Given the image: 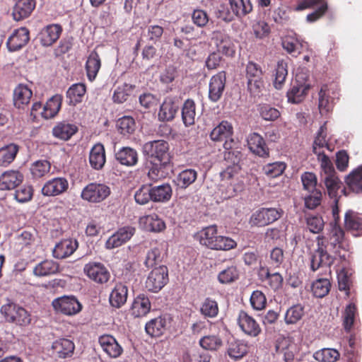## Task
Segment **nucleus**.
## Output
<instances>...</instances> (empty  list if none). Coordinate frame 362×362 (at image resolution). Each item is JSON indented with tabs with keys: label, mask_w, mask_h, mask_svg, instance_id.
<instances>
[{
	"label": "nucleus",
	"mask_w": 362,
	"mask_h": 362,
	"mask_svg": "<svg viewBox=\"0 0 362 362\" xmlns=\"http://www.w3.org/2000/svg\"><path fill=\"white\" fill-rule=\"evenodd\" d=\"M326 127L325 125L321 126L318 132L317 135L315 139L313 146V153L318 156L319 153H325L323 151H321L320 149L322 148L326 147L327 149H329V144L326 142L325 138H326Z\"/></svg>",
	"instance_id": "obj_53"
},
{
	"label": "nucleus",
	"mask_w": 362,
	"mask_h": 362,
	"mask_svg": "<svg viewBox=\"0 0 362 362\" xmlns=\"http://www.w3.org/2000/svg\"><path fill=\"white\" fill-rule=\"evenodd\" d=\"M33 194V187L30 185H22L19 187L15 192L14 196L16 199L21 203L30 201Z\"/></svg>",
	"instance_id": "obj_64"
},
{
	"label": "nucleus",
	"mask_w": 362,
	"mask_h": 362,
	"mask_svg": "<svg viewBox=\"0 0 362 362\" xmlns=\"http://www.w3.org/2000/svg\"><path fill=\"white\" fill-rule=\"evenodd\" d=\"M304 307L296 304L289 308L285 314V322L287 325H293L300 320L304 315Z\"/></svg>",
	"instance_id": "obj_43"
},
{
	"label": "nucleus",
	"mask_w": 362,
	"mask_h": 362,
	"mask_svg": "<svg viewBox=\"0 0 362 362\" xmlns=\"http://www.w3.org/2000/svg\"><path fill=\"white\" fill-rule=\"evenodd\" d=\"M52 306L57 312L66 315H74L81 310L82 305L76 297L64 296L54 299Z\"/></svg>",
	"instance_id": "obj_6"
},
{
	"label": "nucleus",
	"mask_w": 362,
	"mask_h": 362,
	"mask_svg": "<svg viewBox=\"0 0 362 362\" xmlns=\"http://www.w3.org/2000/svg\"><path fill=\"white\" fill-rule=\"evenodd\" d=\"M340 357L339 352L332 348H324L315 351L313 358L320 362H336Z\"/></svg>",
	"instance_id": "obj_41"
},
{
	"label": "nucleus",
	"mask_w": 362,
	"mask_h": 362,
	"mask_svg": "<svg viewBox=\"0 0 362 362\" xmlns=\"http://www.w3.org/2000/svg\"><path fill=\"white\" fill-rule=\"evenodd\" d=\"M276 352L282 354L285 362H292L295 356V346L288 339H279L275 345Z\"/></svg>",
	"instance_id": "obj_29"
},
{
	"label": "nucleus",
	"mask_w": 362,
	"mask_h": 362,
	"mask_svg": "<svg viewBox=\"0 0 362 362\" xmlns=\"http://www.w3.org/2000/svg\"><path fill=\"white\" fill-rule=\"evenodd\" d=\"M238 276L236 267H230L219 273L218 279L221 284H229L236 280Z\"/></svg>",
	"instance_id": "obj_63"
},
{
	"label": "nucleus",
	"mask_w": 362,
	"mask_h": 362,
	"mask_svg": "<svg viewBox=\"0 0 362 362\" xmlns=\"http://www.w3.org/2000/svg\"><path fill=\"white\" fill-rule=\"evenodd\" d=\"M200 346L205 350L216 351L222 345L221 339L215 335H208L199 340Z\"/></svg>",
	"instance_id": "obj_57"
},
{
	"label": "nucleus",
	"mask_w": 362,
	"mask_h": 362,
	"mask_svg": "<svg viewBox=\"0 0 362 362\" xmlns=\"http://www.w3.org/2000/svg\"><path fill=\"white\" fill-rule=\"evenodd\" d=\"M19 146L15 144H10L0 148V165L6 167L11 163L18 152Z\"/></svg>",
	"instance_id": "obj_35"
},
{
	"label": "nucleus",
	"mask_w": 362,
	"mask_h": 362,
	"mask_svg": "<svg viewBox=\"0 0 362 362\" xmlns=\"http://www.w3.org/2000/svg\"><path fill=\"white\" fill-rule=\"evenodd\" d=\"M236 245V243L233 239L226 236L218 235L211 249L216 250H229L235 247Z\"/></svg>",
	"instance_id": "obj_60"
},
{
	"label": "nucleus",
	"mask_w": 362,
	"mask_h": 362,
	"mask_svg": "<svg viewBox=\"0 0 362 362\" xmlns=\"http://www.w3.org/2000/svg\"><path fill=\"white\" fill-rule=\"evenodd\" d=\"M332 230L329 237V245L337 252L338 249L342 247L344 232L339 225H331Z\"/></svg>",
	"instance_id": "obj_49"
},
{
	"label": "nucleus",
	"mask_w": 362,
	"mask_h": 362,
	"mask_svg": "<svg viewBox=\"0 0 362 362\" xmlns=\"http://www.w3.org/2000/svg\"><path fill=\"white\" fill-rule=\"evenodd\" d=\"M247 353V346L237 340L228 342V354L229 356L235 360L241 358Z\"/></svg>",
	"instance_id": "obj_44"
},
{
	"label": "nucleus",
	"mask_w": 362,
	"mask_h": 362,
	"mask_svg": "<svg viewBox=\"0 0 362 362\" xmlns=\"http://www.w3.org/2000/svg\"><path fill=\"white\" fill-rule=\"evenodd\" d=\"M33 93L26 86L19 85L13 91V103L15 107L18 109H23L25 105H28Z\"/></svg>",
	"instance_id": "obj_25"
},
{
	"label": "nucleus",
	"mask_w": 362,
	"mask_h": 362,
	"mask_svg": "<svg viewBox=\"0 0 362 362\" xmlns=\"http://www.w3.org/2000/svg\"><path fill=\"white\" fill-rule=\"evenodd\" d=\"M218 35L221 37L219 43L217 44L218 53H222L228 57H233L235 51V45L232 40L229 37L222 35L221 33H217L216 37H218Z\"/></svg>",
	"instance_id": "obj_45"
},
{
	"label": "nucleus",
	"mask_w": 362,
	"mask_h": 362,
	"mask_svg": "<svg viewBox=\"0 0 362 362\" xmlns=\"http://www.w3.org/2000/svg\"><path fill=\"white\" fill-rule=\"evenodd\" d=\"M78 128L76 125L62 122L57 124L52 129L53 135L63 140L69 139L76 132Z\"/></svg>",
	"instance_id": "obj_33"
},
{
	"label": "nucleus",
	"mask_w": 362,
	"mask_h": 362,
	"mask_svg": "<svg viewBox=\"0 0 362 362\" xmlns=\"http://www.w3.org/2000/svg\"><path fill=\"white\" fill-rule=\"evenodd\" d=\"M142 150L151 163H158L160 166H166L170 162L169 144L166 141H148L143 145Z\"/></svg>",
	"instance_id": "obj_1"
},
{
	"label": "nucleus",
	"mask_w": 362,
	"mask_h": 362,
	"mask_svg": "<svg viewBox=\"0 0 362 362\" xmlns=\"http://www.w3.org/2000/svg\"><path fill=\"white\" fill-rule=\"evenodd\" d=\"M51 168L50 163L47 160H40L33 163L30 172L35 178H40L48 173Z\"/></svg>",
	"instance_id": "obj_50"
},
{
	"label": "nucleus",
	"mask_w": 362,
	"mask_h": 362,
	"mask_svg": "<svg viewBox=\"0 0 362 362\" xmlns=\"http://www.w3.org/2000/svg\"><path fill=\"white\" fill-rule=\"evenodd\" d=\"M105 160L104 146L101 144L94 145L89 155V162L91 167L95 170H100L103 168Z\"/></svg>",
	"instance_id": "obj_26"
},
{
	"label": "nucleus",
	"mask_w": 362,
	"mask_h": 362,
	"mask_svg": "<svg viewBox=\"0 0 362 362\" xmlns=\"http://www.w3.org/2000/svg\"><path fill=\"white\" fill-rule=\"evenodd\" d=\"M281 216V212L275 208H262L250 217V223L252 226L263 227L276 220Z\"/></svg>",
	"instance_id": "obj_5"
},
{
	"label": "nucleus",
	"mask_w": 362,
	"mask_h": 362,
	"mask_svg": "<svg viewBox=\"0 0 362 362\" xmlns=\"http://www.w3.org/2000/svg\"><path fill=\"white\" fill-rule=\"evenodd\" d=\"M134 88V86L127 83L118 86L115 90L112 96L114 102L117 103H123L127 101L132 94Z\"/></svg>",
	"instance_id": "obj_46"
},
{
	"label": "nucleus",
	"mask_w": 362,
	"mask_h": 362,
	"mask_svg": "<svg viewBox=\"0 0 362 362\" xmlns=\"http://www.w3.org/2000/svg\"><path fill=\"white\" fill-rule=\"evenodd\" d=\"M85 273L94 281L103 284L110 278V273L100 263H89L84 267Z\"/></svg>",
	"instance_id": "obj_12"
},
{
	"label": "nucleus",
	"mask_w": 362,
	"mask_h": 362,
	"mask_svg": "<svg viewBox=\"0 0 362 362\" xmlns=\"http://www.w3.org/2000/svg\"><path fill=\"white\" fill-rule=\"evenodd\" d=\"M232 134V125L227 121H223L211 131L210 137L213 141H221L230 139ZM223 146L226 149L231 148L230 142L228 143V141H226Z\"/></svg>",
	"instance_id": "obj_13"
},
{
	"label": "nucleus",
	"mask_w": 362,
	"mask_h": 362,
	"mask_svg": "<svg viewBox=\"0 0 362 362\" xmlns=\"http://www.w3.org/2000/svg\"><path fill=\"white\" fill-rule=\"evenodd\" d=\"M196 105L194 100L187 99L182 107V119L186 127L191 126L195 122Z\"/></svg>",
	"instance_id": "obj_38"
},
{
	"label": "nucleus",
	"mask_w": 362,
	"mask_h": 362,
	"mask_svg": "<svg viewBox=\"0 0 362 362\" xmlns=\"http://www.w3.org/2000/svg\"><path fill=\"white\" fill-rule=\"evenodd\" d=\"M1 313L8 322L20 327H27L32 321L30 314L23 307L9 303L4 305L1 308Z\"/></svg>",
	"instance_id": "obj_2"
},
{
	"label": "nucleus",
	"mask_w": 362,
	"mask_h": 362,
	"mask_svg": "<svg viewBox=\"0 0 362 362\" xmlns=\"http://www.w3.org/2000/svg\"><path fill=\"white\" fill-rule=\"evenodd\" d=\"M115 157L120 164L131 167L138 163L137 151L131 147H122L117 151L115 150Z\"/></svg>",
	"instance_id": "obj_20"
},
{
	"label": "nucleus",
	"mask_w": 362,
	"mask_h": 362,
	"mask_svg": "<svg viewBox=\"0 0 362 362\" xmlns=\"http://www.w3.org/2000/svg\"><path fill=\"white\" fill-rule=\"evenodd\" d=\"M168 323V319L165 317H158L151 320L146 325V332L151 337H160L167 329Z\"/></svg>",
	"instance_id": "obj_27"
},
{
	"label": "nucleus",
	"mask_w": 362,
	"mask_h": 362,
	"mask_svg": "<svg viewBox=\"0 0 362 362\" xmlns=\"http://www.w3.org/2000/svg\"><path fill=\"white\" fill-rule=\"evenodd\" d=\"M348 187L356 193L362 192V165H359L346 177Z\"/></svg>",
	"instance_id": "obj_37"
},
{
	"label": "nucleus",
	"mask_w": 362,
	"mask_h": 362,
	"mask_svg": "<svg viewBox=\"0 0 362 362\" xmlns=\"http://www.w3.org/2000/svg\"><path fill=\"white\" fill-rule=\"evenodd\" d=\"M146 230L152 232H160L165 228L164 221L156 214L144 216L141 218Z\"/></svg>",
	"instance_id": "obj_39"
},
{
	"label": "nucleus",
	"mask_w": 362,
	"mask_h": 362,
	"mask_svg": "<svg viewBox=\"0 0 362 362\" xmlns=\"http://www.w3.org/2000/svg\"><path fill=\"white\" fill-rule=\"evenodd\" d=\"M101 66L100 59L98 53L95 51L92 52L86 62L87 75L90 80H93Z\"/></svg>",
	"instance_id": "obj_42"
},
{
	"label": "nucleus",
	"mask_w": 362,
	"mask_h": 362,
	"mask_svg": "<svg viewBox=\"0 0 362 362\" xmlns=\"http://www.w3.org/2000/svg\"><path fill=\"white\" fill-rule=\"evenodd\" d=\"M58 263L51 259H45L33 268V274L36 276H47L59 272Z\"/></svg>",
	"instance_id": "obj_28"
},
{
	"label": "nucleus",
	"mask_w": 362,
	"mask_h": 362,
	"mask_svg": "<svg viewBox=\"0 0 362 362\" xmlns=\"http://www.w3.org/2000/svg\"><path fill=\"white\" fill-rule=\"evenodd\" d=\"M23 180V175L18 170H8L0 176V190H11Z\"/></svg>",
	"instance_id": "obj_17"
},
{
	"label": "nucleus",
	"mask_w": 362,
	"mask_h": 362,
	"mask_svg": "<svg viewBox=\"0 0 362 362\" xmlns=\"http://www.w3.org/2000/svg\"><path fill=\"white\" fill-rule=\"evenodd\" d=\"M117 127L123 135L132 134L136 127L134 119L129 116H124L117 121Z\"/></svg>",
	"instance_id": "obj_56"
},
{
	"label": "nucleus",
	"mask_w": 362,
	"mask_h": 362,
	"mask_svg": "<svg viewBox=\"0 0 362 362\" xmlns=\"http://www.w3.org/2000/svg\"><path fill=\"white\" fill-rule=\"evenodd\" d=\"M226 74L222 71L213 76L209 83V98L217 102L221 98L226 86Z\"/></svg>",
	"instance_id": "obj_9"
},
{
	"label": "nucleus",
	"mask_w": 362,
	"mask_h": 362,
	"mask_svg": "<svg viewBox=\"0 0 362 362\" xmlns=\"http://www.w3.org/2000/svg\"><path fill=\"white\" fill-rule=\"evenodd\" d=\"M152 201L154 202H165L170 199L172 188L170 184L164 183L160 185H151Z\"/></svg>",
	"instance_id": "obj_32"
},
{
	"label": "nucleus",
	"mask_w": 362,
	"mask_h": 362,
	"mask_svg": "<svg viewBox=\"0 0 362 362\" xmlns=\"http://www.w3.org/2000/svg\"><path fill=\"white\" fill-rule=\"evenodd\" d=\"M127 294L128 289L125 285L117 284L110 296L111 305L117 308L122 307L127 302Z\"/></svg>",
	"instance_id": "obj_31"
},
{
	"label": "nucleus",
	"mask_w": 362,
	"mask_h": 362,
	"mask_svg": "<svg viewBox=\"0 0 362 362\" xmlns=\"http://www.w3.org/2000/svg\"><path fill=\"white\" fill-rule=\"evenodd\" d=\"M62 32V28L61 25L58 24H50L45 26L40 31L37 35V39L42 46H51L59 39Z\"/></svg>",
	"instance_id": "obj_10"
},
{
	"label": "nucleus",
	"mask_w": 362,
	"mask_h": 362,
	"mask_svg": "<svg viewBox=\"0 0 362 362\" xmlns=\"http://www.w3.org/2000/svg\"><path fill=\"white\" fill-rule=\"evenodd\" d=\"M197 177V173L194 170H185L177 177V185L182 188H186L196 180Z\"/></svg>",
	"instance_id": "obj_54"
},
{
	"label": "nucleus",
	"mask_w": 362,
	"mask_h": 362,
	"mask_svg": "<svg viewBox=\"0 0 362 362\" xmlns=\"http://www.w3.org/2000/svg\"><path fill=\"white\" fill-rule=\"evenodd\" d=\"M62 98L60 95L52 96L43 107L42 115L46 119L54 117L60 110Z\"/></svg>",
	"instance_id": "obj_36"
},
{
	"label": "nucleus",
	"mask_w": 362,
	"mask_h": 362,
	"mask_svg": "<svg viewBox=\"0 0 362 362\" xmlns=\"http://www.w3.org/2000/svg\"><path fill=\"white\" fill-rule=\"evenodd\" d=\"M331 284L329 279L322 278L313 283L312 291L317 298H323L327 296L330 290Z\"/></svg>",
	"instance_id": "obj_48"
},
{
	"label": "nucleus",
	"mask_w": 362,
	"mask_h": 362,
	"mask_svg": "<svg viewBox=\"0 0 362 362\" xmlns=\"http://www.w3.org/2000/svg\"><path fill=\"white\" fill-rule=\"evenodd\" d=\"M85 93L86 86L82 83H76L68 89L66 97L69 99V103L75 105L81 101Z\"/></svg>",
	"instance_id": "obj_47"
},
{
	"label": "nucleus",
	"mask_w": 362,
	"mask_h": 362,
	"mask_svg": "<svg viewBox=\"0 0 362 362\" xmlns=\"http://www.w3.org/2000/svg\"><path fill=\"white\" fill-rule=\"evenodd\" d=\"M233 13L238 17H243L252 11L250 0H228Z\"/></svg>",
	"instance_id": "obj_40"
},
{
	"label": "nucleus",
	"mask_w": 362,
	"mask_h": 362,
	"mask_svg": "<svg viewBox=\"0 0 362 362\" xmlns=\"http://www.w3.org/2000/svg\"><path fill=\"white\" fill-rule=\"evenodd\" d=\"M345 228L354 236H359L362 232V218L352 210L348 211L344 216Z\"/></svg>",
	"instance_id": "obj_22"
},
{
	"label": "nucleus",
	"mask_w": 362,
	"mask_h": 362,
	"mask_svg": "<svg viewBox=\"0 0 362 362\" xmlns=\"http://www.w3.org/2000/svg\"><path fill=\"white\" fill-rule=\"evenodd\" d=\"M29 41V31L26 28L22 27L16 30L9 37L7 46L10 51H16L25 46Z\"/></svg>",
	"instance_id": "obj_16"
},
{
	"label": "nucleus",
	"mask_w": 362,
	"mask_h": 362,
	"mask_svg": "<svg viewBox=\"0 0 362 362\" xmlns=\"http://www.w3.org/2000/svg\"><path fill=\"white\" fill-rule=\"evenodd\" d=\"M12 15L14 20L19 21L28 18L35 7V0H15Z\"/></svg>",
	"instance_id": "obj_19"
},
{
	"label": "nucleus",
	"mask_w": 362,
	"mask_h": 362,
	"mask_svg": "<svg viewBox=\"0 0 362 362\" xmlns=\"http://www.w3.org/2000/svg\"><path fill=\"white\" fill-rule=\"evenodd\" d=\"M327 189L328 194L332 198H337L338 190L340 188V181L336 174L322 177Z\"/></svg>",
	"instance_id": "obj_51"
},
{
	"label": "nucleus",
	"mask_w": 362,
	"mask_h": 362,
	"mask_svg": "<svg viewBox=\"0 0 362 362\" xmlns=\"http://www.w3.org/2000/svg\"><path fill=\"white\" fill-rule=\"evenodd\" d=\"M180 106V100L177 97H166L161 103L158 114L160 122H170L174 119Z\"/></svg>",
	"instance_id": "obj_8"
},
{
	"label": "nucleus",
	"mask_w": 362,
	"mask_h": 362,
	"mask_svg": "<svg viewBox=\"0 0 362 362\" xmlns=\"http://www.w3.org/2000/svg\"><path fill=\"white\" fill-rule=\"evenodd\" d=\"M69 187L68 181L64 177H56L47 182L42 189L45 196H57L65 192Z\"/></svg>",
	"instance_id": "obj_15"
},
{
	"label": "nucleus",
	"mask_w": 362,
	"mask_h": 362,
	"mask_svg": "<svg viewBox=\"0 0 362 362\" xmlns=\"http://www.w3.org/2000/svg\"><path fill=\"white\" fill-rule=\"evenodd\" d=\"M247 144L250 150L260 157L269 156V148L264 139L257 133L254 132L249 135Z\"/></svg>",
	"instance_id": "obj_21"
},
{
	"label": "nucleus",
	"mask_w": 362,
	"mask_h": 362,
	"mask_svg": "<svg viewBox=\"0 0 362 362\" xmlns=\"http://www.w3.org/2000/svg\"><path fill=\"white\" fill-rule=\"evenodd\" d=\"M323 236H318L317 249L311 253L310 268L313 271H316L320 267L330 266L333 263V258L329 255L327 250L323 247Z\"/></svg>",
	"instance_id": "obj_7"
},
{
	"label": "nucleus",
	"mask_w": 362,
	"mask_h": 362,
	"mask_svg": "<svg viewBox=\"0 0 362 362\" xmlns=\"http://www.w3.org/2000/svg\"><path fill=\"white\" fill-rule=\"evenodd\" d=\"M317 156L320 163L322 177L336 174L332 162L325 153H319Z\"/></svg>",
	"instance_id": "obj_52"
},
{
	"label": "nucleus",
	"mask_w": 362,
	"mask_h": 362,
	"mask_svg": "<svg viewBox=\"0 0 362 362\" xmlns=\"http://www.w3.org/2000/svg\"><path fill=\"white\" fill-rule=\"evenodd\" d=\"M260 275L264 276L265 279L269 281V284L273 289H278L282 285L283 277L279 273L270 274L267 268L260 269Z\"/></svg>",
	"instance_id": "obj_58"
},
{
	"label": "nucleus",
	"mask_w": 362,
	"mask_h": 362,
	"mask_svg": "<svg viewBox=\"0 0 362 362\" xmlns=\"http://www.w3.org/2000/svg\"><path fill=\"white\" fill-rule=\"evenodd\" d=\"M218 236L217 228L214 225L206 227L197 233L199 243L209 249L214 245Z\"/></svg>",
	"instance_id": "obj_34"
},
{
	"label": "nucleus",
	"mask_w": 362,
	"mask_h": 362,
	"mask_svg": "<svg viewBox=\"0 0 362 362\" xmlns=\"http://www.w3.org/2000/svg\"><path fill=\"white\" fill-rule=\"evenodd\" d=\"M310 89L309 83L294 84L287 93L288 102L295 104L300 103L305 99Z\"/></svg>",
	"instance_id": "obj_30"
},
{
	"label": "nucleus",
	"mask_w": 362,
	"mask_h": 362,
	"mask_svg": "<svg viewBox=\"0 0 362 362\" xmlns=\"http://www.w3.org/2000/svg\"><path fill=\"white\" fill-rule=\"evenodd\" d=\"M201 313L205 317H216L218 313V307L217 303L209 298H206L202 305Z\"/></svg>",
	"instance_id": "obj_59"
},
{
	"label": "nucleus",
	"mask_w": 362,
	"mask_h": 362,
	"mask_svg": "<svg viewBox=\"0 0 362 362\" xmlns=\"http://www.w3.org/2000/svg\"><path fill=\"white\" fill-rule=\"evenodd\" d=\"M356 307L350 303L346 307L343 314V325L346 332L350 331L354 323Z\"/></svg>",
	"instance_id": "obj_61"
},
{
	"label": "nucleus",
	"mask_w": 362,
	"mask_h": 362,
	"mask_svg": "<svg viewBox=\"0 0 362 362\" xmlns=\"http://www.w3.org/2000/svg\"><path fill=\"white\" fill-rule=\"evenodd\" d=\"M151 302L144 294L137 296L131 306V314L135 317L146 315L151 310Z\"/></svg>",
	"instance_id": "obj_23"
},
{
	"label": "nucleus",
	"mask_w": 362,
	"mask_h": 362,
	"mask_svg": "<svg viewBox=\"0 0 362 362\" xmlns=\"http://www.w3.org/2000/svg\"><path fill=\"white\" fill-rule=\"evenodd\" d=\"M288 74L287 65L283 61L279 62L275 70L274 86L276 89H281Z\"/></svg>",
	"instance_id": "obj_55"
},
{
	"label": "nucleus",
	"mask_w": 362,
	"mask_h": 362,
	"mask_svg": "<svg viewBox=\"0 0 362 362\" xmlns=\"http://www.w3.org/2000/svg\"><path fill=\"white\" fill-rule=\"evenodd\" d=\"M238 324L241 329L251 337H257L261 332L255 319L244 311H240L239 313Z\"/></svg>",
	"instance_id": "obj_18"
},
{
	"label": "nucleus",
	"mask_w": 362,
	"mask_h": 362,
	"mask_svg": "<svg viewBox=\"0 0 362 362\" xmlns=\"http://www.w3.org/2000/svg\"><path fill=\"white\" fill-rule=\"evenodd\" d=\"M286 169V165L282 162L268 163L264 166V173L270 177H276L281 175Z\"/></svg>",
	"instance_id": "obj_62"
},
{
	"label": "nucleus",
	"mask_w": 362,
	"mask_h": 362,
	"mask_svg": "<svg viewBox=\"0 0 362 362\" xmlns=\"http://www.w3.org/2000/svg\"><path fill=\"white\" fill-rule=\"evenodd\" d=\"M168 281V270L165 266L153 269L146 281V288L154 293L159 291Z\"/></svg>",
	"instance_id": "obj_4"
},
{
	"label": "nucleus",
	"mask_w": 362,
	"mask_h": 362,
	"mask_svg": "<svg viewBox=\"0 0 362 362\" xmlns=\"http://www.w3.org/2000/svg\"><path fill=\"white\" fill-rule=\"evenodd\" d=\"M78 247L76 240H63L57 243L53 251V256L57 259H64L74 253Z\"/></svg>",
	"instance_id": "obj_24"
},
{
	"label": "nucleus",
	"mask_w": 362,
	"mask_h": 362,
	"mask_svg": "<svg viewBox=\"0 0 362 362\" xmlns=\"http://www.w3.org/2000/svg\"><path fill=\"white\" fill-rule=\"evenodd\" d=\"M98 342L103 351L110 358L119 357L123 349L112 335L105 334L99 337Z\"/></svg>",
	"instance_id": "obj_11"
},
{
	"label": "nucleus",
	"mask_w": 362,
	"mask_h": 362,
	"mask_svg": "<svg viewBox=\"0 0 362 362\" xmlns=\"http://www.w3.org/2000/svg\"><path fill=\"white\" fill-rule=\"evenodd\" d=\"M75 349L74 344L68 339H59L52 344V354L59 358L71 357Z\"/></svg>",
	"instance_id": "obj_14"
},
{
	"label": "nucleus",
	"mask_w": 362,
	"mask_h": 362,
	"mask_svg": "<svg viewBox=\"0 0 362 362\" xmlns=\"http://www.w3.org/2000/svg\"><path fill=\"white\" fill-rule=\"evenodd\" d=\"M110 194V189L104 184L93 182L88 185L81 192L83 199L93 203H98Z\"/></svg>",
	"instance_id": "obj_3"
}]
</instances>
